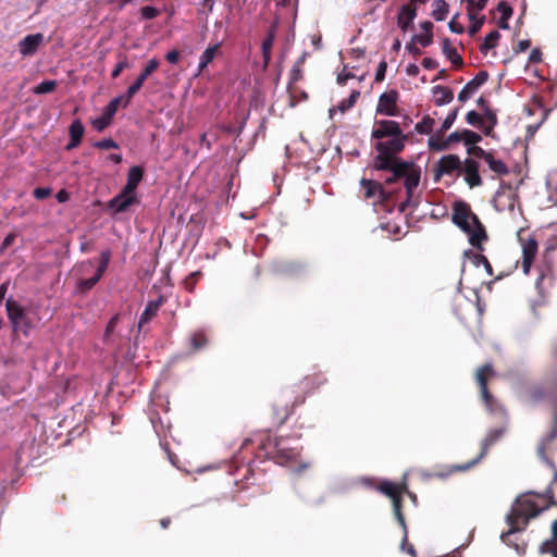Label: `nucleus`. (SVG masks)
<instances>
[{
    "mask_svg": "<svg viewBox=\"0 0 557 557\" xmlns=\"http://www.w3.org/2000/svg\"><path fill=\"white\" fill-rule=\"evenodd\" d=\"M549 404L553 407V426L537 446L539 457L553 469L554 476L545 493L530 492L516 500L507 515L509 531L502 534L505 543L516 532L524 529L531 518L536 517L550 506H557V467L552 458L554 442L557 440V381L549 385Z\"/></svg>",
    "mask_w": 557,
    "mask_h": 557,
    "instance_id": "1",
    "label": "nucleus"
},
{
    "mask_svg": "<svg viewBox=\"0 0 557 557\" xmlns=\"http://www.w3.org/2000/svg\"><path fill=\"white\" fill-rule=\"evenodd\" d=\"M375 140L374 149L377 156L374 159L375 170H385L392 166L393 161L400 160L397 154L406 146L408 135H405L398 122L393 120H377L371 133Z\"/></svg>",
    "mask_w": 557,
    "mask_h": 557,
    "instance_id": "2",
    "label": "nucleus"
},
{
    "mask_svg": "<svg viewBox=\"0 0 557 557\" xmlns=\"http://www.w3.org/2000/svg\"><path fill=\"white\" fill-rule=\"evenodd\" d=\"M453 222L468 235L472 247L483 251V243L487 240L486 230L467 202L457 201L454 203Z\"/></svg>",
    "mask_w": 557,
    "mask_h": 557,
    "instance_id": "3",
    "label": "nucleus"
},
{
    "mask_svg": "<svg viewBox=\"0 0 557 557\" xmlns=\"http://www.w3.org/2000/svg\"><path fill=\"white\" fill-rule=\"evenodd\" d=\"M384 171L391 172V175L384 180L385 185H393L399 180H404V186L407 198L400 203V210L405 211V207L410 202L413 190L420 183L421 170L413 162L397 160L392 162V166Z\"/></svg>",
    "mask_w": 557,
    "mask_h": 557,
    "instance_id": "4",
    "label": "nucleus"
},
{
    "mask_svg": "<svg viewBox=\"0 0 557 557\" xmlns=\"http://www.w3.org/2000/svg\"><path fill=\"white\" fill-rule=\"evenodd\" d=\"M406 490H407V486L405 484H397V483L389 482V481H383L379 485V491L392 499L394 515H395L398 523L400 524V527L404 529L403 548H405V545L407 542V527H406L405 516L401 510V506H403L401 496Z\"/></svg>",
    "mask_w": 557,
    "mask_h": 557,
    "instance_id": "5",
    "label": "nucleus"
},
{
    "mask_svg": "<svg viewBox=\"0 0 557 557\" xmlns=\"http://www.w3.org/2000/svg\"><path fill=\"white\" fill-rule=\"evenodd\" d=\"M518 242L522 250L521 268L522 272L528 275L530 273L533 261L537 255L539 245L534 236L528 230L521 228L517 233Z\"/></svg>",
    "mask_w": 557,
    "mask_h": 557,
    "instance_id": "6",
    "label": "nucleus"
},
{
    "mask_svg": "<svg viewBox=\"0 0 557 557\" xmlns=\"http://www.w3.org/2000/svg\"><path fill=\"white\" fill-rule=\"evenodd\" d=\"M495 374L496 373L494 371L492 363H485V364L481 366L480 368H478V370L475 372V381L480 388L481 398H482L485 407L490 411H494L496 409V405H497L495 398L491 394L488 386H487L488 381L492 377H494Z\"/></svg>",
    "mask_w": 557,
    "mask_h": 557,
    "instance_id": "7",
    "label": "nucleus"
},
{
    "mask_svg": "<svg viewBox=\"0 0 557 557\" xmlns=\"http://www.w3.org/2000/svg\"><path fill=\"white\" fill-rule=\"evenodd\" d=\"M360 186L363 190V198L371 200L373 205L386 203L392 200L393 191L384 188L382 183L373 180L361 178Z\"/></svg>",
    "mask_w": 557,
    "mask_h": 557,
    "instance_id": "8",
    "label": "nucleus"
},
{
    "mask_svg": "<svg viewBox=\"0 0 557 557\" xmlns=\"http://www.w3.org/2000/svg\"><path fill=\"white\" fill-rule=\"evenodd\" d=\"M8 318L13 326V331H22L27 335V327L29 326V318L27 317L24 308L17 301L9 298L5 302Z\"/></svg>",
    "mask_w": 557,
    "mask_h": 557,
    "instance_id": "9",
    "label": "nucleus"
},
{
    "mask_svg": "<svg viewBox=\"0 0 557 557\" xmlns=\"http://www.w3.org/2000/svg\"><path fill=\"white\" fill-rule=\"evenodd\" d=\"M503 435V430L500 429H494L491 430L484 440L481 443V451L478 455L476 458L472 459L471 461L463 463V465H457L451 467L449 473L456 472V471H467L478 465L487 454L491 446H493Z\"/></svg>",
    "mask_w": 557,
    "mask_h": 557,
    "instance_id": "10",
    "label": "nucleus"
},
{
    "mask_svg": "<svg viewBox=\"0 0 557 557\" xmlns=\"http://www.w3.org/2000/svg\"><path fill=\"white\" fill-rule=\"evenodd\" d=\"M462 171V162L457 154L443 156L434 165V180L440 181L444 175H451L455 172L460 174Z\"/></svg>",
    "mask_w": 557,
    "mask_h": 557,
    "instance_id": "11",
    "label": "nucleus"
},
{
    "mask_svg": "<svg viewBox=\"0 0 557 557\" xmlns=\"http://www.w3.org/2000/svg\"><path fill=\"white\" fill-rule=\"evenodd\" d=\"M399 99V94L395 89H391L388 91L383 92L376 106V114L386 115V116H397L399 115V110L397 107V102Z\"/></svg>",
    "mask_w": 557,
    "mask_h": 557,
    "instance_id": "12",
    "label": "nucleus"
},
{
    "mask_svg": "<svg viewBox=\"0 0 557 557\" xmlns=\"http://www.w3.org/2000/svg\"><path fill=\"white\" fill-rule=\"evenodd\" d=\"M272 454L276 462L283 465L289 461H295L300 454V449L298 447L290 446L288 441L285 438H276L274 441V451Z\"/></svg>",
    "mask_w": 557,
    "mask_h": 557,
    "instance_id": "13",
    "label": "nucleus"
},
{
    "mask_svg": "<svg viewBox=\"0 0 557 557\" xmlns=\"http://www.w3.org/2000/svg\"><path fill=\"white\" fill-rule=\"evenodd\" d=\"M305 400V395L296 396L292 403L285 401L284 404H282L283 399H277L273 404V412L278 425H282L287 420V418L293 413L295 407L304 404Z\"/></svg>",
    "mask_w": 557,
    "mask_h": 557,
    "instance_id": "14",
    "label": "nucleus"
},
{
    "mask_svg": "<svg viewBox=\"0 0 557 557\" xmlns=\"http://www.w3.org/2000/svg\"><path fill=\"white\" fill-rule=\"evenodd\" d=\"M160 61L156 58L149 60L141 73L137 76L135 82L128 86L126 90V100L133 97L140 90L146 79L159 67Z\"/></svg>",
    "mask_w": 557,
    "mask_h": 557,
    "instance_id": "15",
    "label": "nucleus"
},
{
    "mask_svg": "<svg viewBox=\"0 0 557 557\" xmlns=\"http://www.w3.org/2000/svg\"><path fill=\"white\" fill-rule=\"evenodd\" d=\"M138 203L139 198L136 194H125V190L122 189L108 202V208L113 210L114 213H122L126 212L133 205Z\"/></svg>",
    "mask_w": 557,
    "mask_h": 557,
    "instance_id": "16",
    "label": "nucleus"
},
{
    "mask_svg": "<svg viewBox=\"0 0 557 557\" xmlns=\"http://www.w3.org/2000/svg\"><path fill=\"white\" fill-rule=\"evenodd\" d=\"M305 62V55H301L293 65L289 74V82L287 85V91L289 96V107L294 108L298 104L296 99L297 86L295 85L298 81L302 79L301 66Z\"/></svg>",
    "mask_w": 557,
    "mask_h": 557,
    "instance_id": "17",
    "label": "nucleus"
},
{
    "mask_svg": "<svg viewBox=\"0 0 557 557\" xmlns=\"http://www.w3.org/2000/svg\"><path fill=\"white\" fill-rule=\"evenodd\" d=\"M488 72L480 71L458 94V100L466 102L488 79Z\"/></svg>",
    "mask_w": 557,
    "mask_h": 557,
    "instance_id": "18",
    "label": "nucleus"
},
{
    "mask_svg": "<svg viewBox=\"0 0 557 557\" xmlns=\"http://www.w3.org/2000/svg\"><path fill=\"white\" fill-rule=\"evenodd\" d=\"M44 42V35L40 33L25 36L18 41V51L23 57L34 55Z\"/></svg>",
    "mask_w": 557,
    "mask_h": 557,
    "instance_id": "19",
    "label": "nucleus"
},
{
    "mask_svg": "<svg viewBox=\"0 0 557 557\" xmlns=\"http://www.w3.org/2000/svg\"><path fill=\"white\" fill-rule=\"evenodd\" d=\"M465 174V181L470 188L479 187L483 184L482 178L479 174V163L472 158L465 160L462 164V171Z\"/></svg>",
    "mask_w": 557,
    "mask_h": 557,
    "instance_id": "20",
    "label": "nucleus"
},
{
    "mask_svg": "<svg viewBox=\"0 0 557 557\" xmlns=\"http://www.w3.org/2000/svg\"><path fill=\"white\" fill-rule=\"evenodd\" d=\"M166 301V297L164 295H160L158 299L148 301L145 310L139 317L138 329H143V326L149 323L154 317H157L159 309Z\"/></svg>",
    "mask_w": 557,
    "mask_h": 557,
    "instance_id": "21",
    "label": "nucleus"
},
{
    "mask_svg": "<svg viewBox=\"0 0 557 557\" xmlns=\"http://www.w3.org/2000/svg\"><path fill=\"white\" fill-rule=\"evenodd\" d=\"M417 15V9L413 4H404L400 8L398 17H397V25L403 32H407L409 27L411 26L414 17Z\"/></svg>",
    "mask_w": 557,
    "mask_h": 557,
    "instance_id": "22",
    "label": "nucleus"
},
{
    "mask_svg": "<svg viewBox=\"0 0 557 557\" xmlns=\"http://www.w3.org/2000/svg\"><path fill=\"white\" fill-rule=\"evenodd\" d=\"M144 177V169L139 165H134L128 170L127 182L123 189L125 194H136V189Z\"/></svg>",
    "mask_w": 557,
    "mask_h": 557,
    "instance_id": "23",
    "label": "nucleus"
},
{
    "mask_svg": "<svg viewBox=\"0 0 557 557\" xmlns=\"http://www.w3.org/2000/svg\"><path fill=\"white\" fill-rule=\"evenodd\" d=\"M326 383V377L322 373H314L312 375H307L301 381V389L304 393H311L315 388H319L323 384Z\"/></svg>",
    "mask_w": 557,
    "mask_h": 557,
    "instance_id": "24",
    "label": "nucleus"
},
{
    "mask_svg": "<svg viewBox=\"0 0 557 557\" xmlns=\"http://www.w3.org/2000/svg\"><path fill=\"white\" fill-rule=\"evenodd\" d=\"M442 52L451 62L453 65L457 67L462 66L463 60L457 52L456 48L451 46V42L448 38H445L442 41Z\"/></svg>",
    "mask_w": 557,
    "mask_h": 557,
    "instance_id": "25",
    "label": "nucleus"
},
{
    "mask_svg": "<svg viewBox=\"0 0 557 557\" xmlns=\"http://www.w3.org/2000/svg\"><path fill=\"white\" fill-rule=\"evenodd\" d=\"M189 342L191 352H197L207 347L209 344V336L205 330H197L190 334Z\"/></svg>",
    "mask_w": 557,
    "mask_h": 557,
    "instance_id": "26",
    "label": "nucleus"
},
{
    "mask_svg": "<svg viewBox=\"0 0 557 557\" xmlns=\"http://www.w3.org/2000/svg\"><path fill=\"white\" fill-rule=\"evenodd\" d=\"M527 399L534 404L544 400L549 403V386L547 388L541 385L530 387L527 392Z\"/></svg>",
    "mask_w": 557,
    "mask_h": 557,
    "instance_id": "27",
    "label": "nucleus"
},
{
    "mask_svg": "<svg viewBox=\"0 0 557 557\" xmlns=\"http://www.w3.org/2000/svg\"><path fill=\"white\" fill-rule=\"evenodd\" d=\"M433 95L435 97L434 102L436 106L447 104L454 99L453 90L446 86L437 85L433 87Z\"/></svg>",
    "mask_w": 557,
    "mask_h": 557,
    "instance_id": "28",
    "label": "nucleus"
},
{
    "mask_svg": "<svg viewBox=\"0 0 557 557\" xmlns=\"http://www.w3.org/2000/svg\"><path fill=\"white\" fill-rule=\"evenodd\" d=\"M275 39L274 28L268 32L267 37L262 40L261 51L263 57V67L267 69L271 61V50Z\"/></svg>",
    "mask_w": 557,
    "mask_h": 557,
    "instance_id": "29",
    "label": "nucleus"
},
{
    "mask_svg": "<svg viewBox=\"0 0 557 557\" xmlns=\"http://www.w3.org/2000/svg\"><path fill=\"white\" fill-rule=\"evenodd\" d=\"M482 119L483 125H481V128L486 136H491L493 128L497 124L496 113L490 107H486L483 111Z\"/></svg>",
    "mask_w": 557,
    "mask_h": 557,
    "instance_id": "30",
    "label": "nucleus"
},
{
    "mask_svg": "<svg viewBox=\"0 0 557 557\" xmlns=\"http://www.w3.org/2000/svg\"><path fill=\"white\" fill-rule=\"evenodd\" d=\"M126 92L124 95H121V96H117L115 98H113L108 104L107 107L104 108V112L107 113L108 116H110L111 119H113V116L115 115L116 111L119 110V108L122 106L124 108H126L132 99H128L126 100Z\"/></svg>",
    "mask_w": 557,
    "mask_h": 557,
    "instance_id": "31",
    "label": "nucleus"
},
{
    "mask_svg": "<svg viewBox=\"0 0 557 557\" xmlns=\"http://www.w3.org/2000/svg\"><path fill=\"white\" fill-rule=\"evenodd\" d=\"M465 257L469 258L472 260V262L476 265V267H484L486 272L490 274V275H493V269H492V265L490 263V261L487 260V258L482 255V253H478V252H473L472 250H466L463 252Z\"/></svg>",
    "mask_w": 557,
    "mask_h": 557,
    "instance_id": "32",
    "label": "nucleus"
},
{
    "mask_svg": "<svg viewBox=\"0 0 557 557\" xmlns=\"http://www.w3.org/2000/svg\"><path fill=\"white\" fill-rule=\"evenodd\" d=\"M484 161L487 163L490 170L493 171L495 174H497V175H508L509 174L508 166L502 160L495 159L493 152H491Z\"/></svg>",
    "mask_w": 557,
    "mask_h": 557,
    "instance_id": "33",
    "label": "nucleus"
},
{
    "mask_svg": "<svg viewBox=\"0 0 557 557\" xmlns=\"http://www.w3.org/2000/svg\"><path fill=\"white\" fill-rule=\"evenodd\" d=\"M432 7V16L436 21H444L449 12L448 3L445 0H434Z\"/></svg>",
    "mask_w": 557,
    "mask_h": 557,
    "instance_id": "34",
    "label": "nucleus"
},
{
    "mask_svg": "<svg viewBox=\"0 0 557 557\" xmlns=\"http://www.w3.org/2000/svg\"><path fill=\"white\" fill-rule=\"evenodd\" d=\"M500 38V34L498 30H492L486 35L483 44L480 46V51L483 54H486L491 49L496 47L498 39Z\"/></svg>",
    "mask_w": 557,
    "mask_h": 557,
    "instance_id": "35",
    "label": "nucleus"
},
{
    "mask_svg": "<svg viewBox=\"0 0 557 557\" xmlns=\"http://www.w3.org/2000/svg\"><path fill=\"white\" fill-rule=\"evenodd\" d=\"M488 0H467V13L470 21L476 17L479 11H482Z\"/></svg>",
    "mask_w": 557,
    "mask_h": 557,
    "instance_id": "36",
    "label": "nucleus"
},
{
    "mask_svg": "<svg viewBox=\"0 0 557 557\" xmlns=\"http://www.w3.org/2000/svg\"><path fill=\"white\" fill-rule=\"evenodd\" d=\"M435 124L434 119L425 115L419 123L416 124L414 129L419 134H431Z\"/></svg>",
    "mask_w": 557,
    "mask_h": 557,
    "instance_id": "37",
    "label": "nucleus"
},
{
    "mask_svg": "<svg viewBox=\"0 0 557 557\" xmlns=\"http://www.w3.org/2000/svg\"><path fill=\"white\" fill-rule=\"evenodd\" d=\"M84 132H85V127H84L83 123L81 122V120H74L69 127L70 138H73L75 141L76 140L82 141Z\"/></svg>",
    "mask_w": 557,
    "mask_h": 557,
    "instance_id": "38",
    "label": "nucleus"
},
{
    "mask_svg": "<svg viewBox=\"0 0 557 557\" xmlns=\"http://www.w3.org/2000/svg\"><path fill=\"white\" fill-rule=\"evenodd\" d=\"M219 49V45H214L212 47H208L202 54L200 55L199 60V69H205L215 57V53Z\"/></svg>",
    "mask_w": 557,
    "mask_h": 557,
    "instance_id": "39",
    "label": "nucleus"
},
{
    "mask_svg": "<svg viewBox=\"0 0 557 557\" xmlns=\"http://www.w3.org/2000/svg\"><path fill=\"white\" fill-rule=\"evenodd\" d=\"M444 135H438V132L436 133L435 138H431L429 140V147L431 150L434 151H444L449 148L447 139H443Z\"/></svg>",
    "mask_w": 557,
    "mask_h": 557,
    "instance_id": "40",
    "label": "nucleus"
},
{
    "mask_svg": "<svg viewBox=\"0 0 557 557\" xmlns=\"http://www.w3.org/2000/svg\"><path fill=\"white\" fill-rule=\"evenodd\" d=\"M57 85L55 81H42L40 84L35 86L33 91L36 95L49 94L55 90Z\"/></svg>",
    "mask_w": 557,
    "mask_h": 557,
    "instance_id": "41",
    "label": "nucleus"
},
{
    "mask_svg": "<svg viewBox=\"0 0 557 557\" xmlns=\"http://www.w3.org/2000/svg\"><path fill=\"white\" fill-rule=\"evenodd\" d=\"M101 276L98 274H94V276L85 280H79L77 284V288L81 293H86L90 290L99 281Z\"/></svg>",
    "mask_w": 557,
    "mask_h": 557,
    "instance_id": "42",
    "label": "nucleus"
},
{
    "mask_svg": "<svg viewBox=\"0 0 557 557\" xmlns=\"http://www.w3.org/2000/svg\"><path fill=\"white\" fill-rule=\"evenodd\" d=\"M557 537L553 535L550 540L545 541L540 546L541 554H550L553 557H557Z\"/></svg>",
    "mask_w": 557,
    "mask_h": 557,
    "instance_id": "43",
    "label": "nucleus"
},
{
    "mask_svg": "<svg viewBox=\"0 0 557 557\" xmlns=\"http://www.w3.org/2000/svg\"><path fill=\"white\" fill-rule=\"evenodd\" d=\"M461 135H463L462 141L465 143V145H467L469 147L475 146L476 143L482 140V137L480 134H478L473 131H470V129H462Z\"/></svg>",
    "mask_w": 557,
    "mask_h": 557,
    "instance_id": "44",
    "label": "nucleus"
},
{
    "mask_svg": "<svg viewBox=\"0 0 557 557\" xmlns=\"http://www.w3.org/2000/svg\"><path fill=\"white\" fill-rule=\"evenodd\" d=\"M110 258H111V252L110 250H104L101 252L100 255V262H99V265L96 270V274H98L99 276L102 277V275L104 274L106 270L108 269V265H109V262H110Z\"/></svg>",
    "mask_w": 557,
    "mask_h": 557,
    "instance_id": "45",
    "label": "nucleus"
},
{
    "mask_svg": "<svg viewBox=\"0 0 557 557\" xmlns=\"http://www.w3.org/2000/svg\"><path fill=\"white\" fill-rule=\"evenodd\" d=\"M458 115V109L451 111L446 119L444 120L441 128L438 129V135H444L455 123Z\"/></svg>",
    "mask_w": 557,
    "mask_h": 557,
    "instance_id": "46",
    "label": "nucleus"
},
{
    "mask_svg": "<svg viewBox=\"0 0 557 557\" xmlns=\"http://www.w3.org/2000/svg\"><path fill=\"white\" fill-rule=\"evenodd\" d=\"M201 276V273L199 271L190 273L185 280H184V287L188 293H194L196 284Z\"/></svg>",
    "mask_w": 557,
    "mask_h": 557,
    "instance_id": "47",
    "label": "nucleus"
},
{
    "mask_svg": "<svg viewBox=\"0 0 557 557\" xmlns=\"http://www.w3.org/2000/svg\"><path fill=\"white\" fill-rule=\"evenodd\" d=\"M128 67H129V63H128L127 57L125 54L120 55V61L116 63L115 67L113 69V71L111 73V77L113 79L117 78L121 75V73L125 69H128Z\"/></svg>",
    "mask_w": 557,
    "mask_h": 557,
    "instance_id": "48",
    "label": "nucleus"
},
{
    "mask_svg": "<svg viewBox=\"0 0 557 557\" xmlns=\"http://www.w3.org/2000/svg\"><path fill=\"white\" fill-rule=\"evenodd\" d=\"M119 321H120V314H114L108 322L107 324V327L104 330V334H103V342L104 343H108L110 337H111V334L113 333L114 329L116 327V325L119 324Z\"/></svg>",
    "mask_w": 557,
    "mask_h": 557,
    "instance_id": "49",
    "label": "nucleus"
},
{
    "mask_svg": "<svg viewBox=\"0 0 557 557\" xmlns=\"http://www.w3.org/2000/svg\"><path fill=\"white\" fill-rule=\"evenodd\" d=\"M111 121L112 119L103 111L100 117L92 121V125L98 132H101L111 124Z\"/></svg>",
    "mask_w": 557,
    "mask_h": 557,
    "instance_id": "50",
    "label": "nucleus"
},
{
    "mask_svg": "<svg viewBox=\"0 0 557 557\" xmlns=\"http://www.w3.org/2000/svg\"><path fill=\"white\" fill-rule=\"evenodd\" d=\"M467 152L469 156H472L474 158L482 159V160H485L488 157V154L491 153V151H486L482 147L476 146V145L468 147Z\"/></svg>",
    "mask_w": 557,
    "mask_h": 557,
    "instance_id": "51",
    "label": "nucleus"
},
{
    "mask_svg": "<svg viewBox=\"0 0 557 557\" xmlns=\"http://www.w3.org/2000/svg\"><path fill=\"white\" fill-rule=\"evenodd\" d=\"M140 14L144 20H152L160 14V10L154 7L146 5L140 9Z\"/></svg>",
    "mask_w": 557,
    "mask_h": 557,
    "instance_id": "52",
    "label": "nucleus"
},
{
    "mask_svg": "<svg viewBox=\"0 0 557 557\" xmlns=\"http://www.w3.org/2000/svg\"><path fill=\"white\" fill-rule=\"evenodd\" d=\"M466 121L468 124L470 125H473V126H480L483 125V119H482V115H480L478 112L475 111H469L466 115Z\"/></svg>",
    "mask_w": 557,
    "mask_h": 557,
    "instance_id": "53",
    "label": "nucleus"
},
{
    "mask_svg": "<svg viewBox=\"0 0 557 557\" xmlns=\"http://www.w3.org/2000/svg\"><path fill=\"white\" fill-rule=\"evenodd\" d=\"M412 41L419 42L422 47H428L433 42V34H416Z\"/></svg>",
    "mask_w": 557,
    "mask_h": 557,
    "instance_id": "54",
    "label": "nucleus"
},
{
    "mask_svg": "<svg viewBox=\"0 0 557 557\" xmlns=\"http://www.w3.org/2000/svg\"><path fill=\"white\" fill-rule=\"evenodd\" d=\"M497 10L500 12V16H504V20H510L513 13L512 8L506 1H500L497 5Z\"/></svg>",
    "mask_w": 557,
    "mask_h": 557,
    "instance_id": "55",
    "label": "nucleus"
},
{
    "mask_svg": "<svg viewBox=\"0 0 557 557\" xmlns=\"http://www.w3.org/2000/svg\"><path fill=\"white\" fill-rule=\"evenodd\" d=\"M98 149H117L119 145L111 138H106L94 144Z\"/></svg>",
    "mask_w": 557,
    "mask_h": 557,
    "instance_id": "56",
    "label": "nucleus"
},
{
    "mask_svg": "<svg viewBox=\"0 0 557 557\" xmlns=\"http://www.w3.org/2000/svg\"><path fill=\"white\" fill-rule=\"evenodd\" d=\"M546 280L550 281V269L548 267H546L545 269H543L542 267L539 268V276L536 278V286L541 287L545 283Z\"/></svg>",
    "mask_w": 557,
    "mask_h": 557,
    "instance_id": "57",
    "label": "nucleus"
},
{
    "mask_svg": "<svg viewBox=\"0 0 557 557\" xmlns=\"http://www.w3.org/2000/svg\"><path fill=\"white\" fill-rule=\"evenodd\" d=\"M304 269V264H301L300 262H296V261H292V262H287L284 267V271L288 274H298L299 272H301Z\"/></svg>",
    "mask_w": 557,
    "mask_h": 557,
    "instance_id": "58",
    "label": "nucleus"
},
{
    "mask_svg": "<svg viewBox=\"0 0 557 557\" xmlns=\"http://www.w3.org/2000/svg\"><path fill=\"white\" fill-rule=\"evenodd\" d=\"M52 194V189L50 187H37L34 189L33 195L38 200H44L48 198Z\"/></svg>",
    "mask_w": 557,
    "mask_h": 557,
    "instance_id": "59",
    "label": "nucleus"
},
{
    "mask_svg": "<svg viewBox=\"0 0 557 557\" xmlns=\"http://www.w3.org/2000/svg\"><path fill=\"white\" fill-rule=\"evenodd\" d=\"M484 22H485L484 16H481L480 18L475 17L473 21H471V25L469 26V35L474 36L481 29Z\"/></svg>",
    "mask_w": 557,
    "mask_h": 557,
    "instance_id": "60",
    "label": "nucleus"
},
{
    "mask_svg": "<svg viewBox=\"0 0 557 557\" xmlns=\"http://www.w3.org/2000/svg\"><path fill=\"white\" fill-rule=\"evenodd\" d=\"M457 17H458V14H456L449 22L448 26H449V29L450 32L453 33H456V34H462L465 32V27L462 24H460L458 21H457Z\"/></svg>",
    "mask_w": 557,
    "mask_h": 557,
    "instance_id": "61",
    "label": "nucleus"
},
{
    "mask_svg": "<svg viewBox=\"0 0 557 557\" xmlns=\"http://www.w3.org/2000/svg\"><path fill=\"white\" fill-rule=\"evenodd\" d=\"M351 107L348 106L346 99H343L336 107H333L330 109L329 113H330V116L332 117L333 114L336 112V111H339L341 113H345L346 111H348Z\"/></svg>",
    "mask_w": 557,
    "mask_h": 557,
    "instance_id": "62",
    "label": "nucleus"
},
{
    "mask_svg": "<svg viewBox=\"0 0 557 557\" xmlns=\"http://www.w3.org/2000/svg\"><path fill=\"white\" fill-rule=\"evenodd\" d=\"M386 69H387V63L385 61H381L379 63V66H377L376 73H375V82L384 81L385 74H386Z\"/></svg>",
    "mask_w": 557,
    "mask_h": 557,
    "instance_id": "63",
    "label": "nucleus"
},
{
    "mask_svg": "<svg viewBox=\"0 0 557 557\" xmlns=\"http://www.w3.org/2000/svg\"><path fill=\"white\" fill-rule=\"evenodd\" d=\"M165 60L172 64H175L180 60V52L178 50H171L165 54Z\"/></svg>",
    "mask_w": 557,
    "mask_h": 557,
    "instance_id": "64",
    "label": "nucleus"
}]
</instances>
